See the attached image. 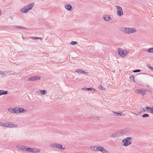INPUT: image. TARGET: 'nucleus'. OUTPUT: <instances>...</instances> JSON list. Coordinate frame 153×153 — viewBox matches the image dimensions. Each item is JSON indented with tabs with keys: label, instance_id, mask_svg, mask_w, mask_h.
<instances>
[{
	"label": "nucleus",
	"instance_id": "f257e3e1",
	"mask_svg": "<svg viewBox=\"0 0 153 153\" xmlns=\"http://www.w3.org/2000/svg\"><path fill=\"white\" fill-rule=\"evenodd\" d=\"M122 31L126 34H131L136 32V29L134 28L124 27L122 29Z\"/></svg>",
	"mask_w": 153,
	"mask_h": 153
},
{
	"label": "nucleus",
	"instance_id": "f03ea898",
	"mask_svg": "<svg viewBox=\"0 0 153 153\" xmlns=\"http://www.w3.org/2000/svg\"><path fill=\"white\" fill-rule=\"evenodd\" d=\"M118 54L122 57H124L129 53V52L126 50H122L121 48H118L117 50Z\"/></svg>",
	"mask_w": 153,
	"mask_h": 153
},
{
	"label": "nucleus",
	"instance_id": "7ed1b4c3",
	"mask_svg": "<svg viewBox=\"0 0 153 153\" xmlns=\"http://www.w3.org/2000/svg\"><path fill=\"white\" fill-rule=\"evenodd\" d=\"M116 7L117 9L118 16H122L123 15V12L121 7L118 5H116Z\"/></svg>",
	"mask_w": 153,
	"mask_h": 153
},
{
	"label": "nucleus",
	"instance_id": "20e7f679",
	"mask_svg": "<svg viewBox=\"0 0 153 153\" xmlns=\"http://www.w3.org/2000/svg\"><path fill=\"white\" fill-rule=\"evenodd\" d=\"M92 148H93L94 151H100L102 152V149H103V147L100 146H92L91 147V149H92Z\"/></svg>",
	"mask_w": 153,
	"mask_h": 153
},
{
	"label": "nucleus",
	"instance_id": "39448f33",
	"mask_svg": "<svg viewBox=\"0 0 153 153\" xmlns=\"http://www.w3.org/2000/svg\"><path fill=\"white\" fill-rule=\"evenodd\" d=\"M122 134L121 133L120 131H117L115 132H114L111 135V137H119L122 136Z\"/></svg>",
	"mask_w": 153,
	"mask_h": 153
},
{
	"label": "nucleus",
	"instance_id": "423d86ee",
	"mask_svg": "<svg viewBox=\"0 0 153 153\" xmlns=\"http://www.w3.org/2000/svg\"><path fill=\"white\" fill-rule=\"evenodd\" d=\"M122 142L123 143V146H127L131 144V142L126 138L122 140Z\"/></svg>",
	"mask_w": 153,
	"mask_h": 153
},
{
	"label": "nucleus",
	"instance_id": "0eeeda50",
	"mask_svg": "<svg viewBox=\"0 0 153 153\" xmlns=\"http://www.w3.org/2000/svg\"><path fill=\"white\" fill-rule=\"evenodd\" d=\"M40 79V77L39 76H33L29 78L28 79L29 81H36L39 80Z\"/></svg>",
	"mask_w": 153,
	"mask_h": 153
},
{
	"label": "nucleus",
	"instance_id": "6e6552de",
	"mask_svg": "<svg viewBox=\"0 0 153 153\" xmlns=\"http://www.w3.org/2000/svg\"><path fill=\"white\" fill-rule=\"evenodd\" d=\"M50 146L51 147L56 148L59 149H60V148H61V147H62V145L61 144L56 143L54 144H51L50 145Z\"/></svg>",
	"mask_w": 153,
	"mask_h": 153
},
{
	"label": "nucleus",
	"instance_id": "1a4fd4ad",
	"mask_svg": "<svg viewBox=\"0 0 153 153\" xmlns=\"http://www.w3.org/2000/svg\"><path fill=\"white\" fill-rule=\"evenodd\" d=\"M137 91L138 93L141 94L143 95H146L147 93L146 90L145 89H138Z\"/></svg>",
	"mask_w": 153,
	"mask_h": 153
},
{
	"label": "nucleus",
	"instance_id": "9d476101",
	"mask_svg": "<svg viewBox=\"0 0 153 153\" xmlns=\"http://www.w3.org/2000/svg\"><path fill=\"white\" fill-rule=\"evenodd\" d=\"M8 127L9 128H17L18 127V125H15L12 122H9L8 123Z\"/></svg>",
	"mask_w": 153,
	"mask_h": 153
},
{
	"label": "nucleus",
	"instance_id": "9b49d317",
	"mask_svg": "<svg viewBox=\"0 0 153 153\" xmlns=\"http://www.w3.org/2000/svg\"><path fill=\"white\" fill-rule=\"evenodd\" d=\"M20 11L23 13H27L28 10L26 6H25L20 9Z\"/></svg>",
	"mask_w": 153,
	"mask_h": 153
},
{
	"label": "nucleus",
	"instance_id": "f8f14e48",
	"mask_svg": "<svg viewBox=\"0 0 153 153\" xmlns=\"http://www.w3.org/2000/svg\"><path fill=\"white\" fill-rule=\"evenodd\" d=\"M129 131V129L127 128L121 130L120 131L122 136L127 133Z\"/></svg>",
	"mask_w": 153,
	"mask_h": 153
},
{
	"label": "nucleus",
	"instance_id": "ddd939ff",
	"mask_svg": "<svg viewBox=\"0 0 153 153\" xmlns=\"http://www.w3.org/2000/svg\"><path fill=\"white\" fill-rule=\"evenodd\" d=\"M34 5L33 3H30L29 4L25 5L28 10H31L32 9Z\"/></svg>",
	"mask_w": 153,
	"mask_h": 153
},
{
	"label": "nucleus",
	"instance_id": "4468645a",
	"mask_svg": "<svg viewBox=\"0 0 153 153\" xmlns=\"http://www.w3.org/2000/svg\"><path fill=\"white\" fill-rule=\"evenodd\" d=\"M103 19L106 21H108L110 20L111 18L109 15H106L103 16Z\"/></svg>",
	"mask_w": 153,
	"mask_h": 153
},
{
	"label": "nucleus",
	"instance_id": "2eb2a0df",
	"mask_svg": "<svg viewBox=\"0 0 153 153\" xmlns=\"http://www.w3.org/2000/svg\"><path fill=\"white\" fill-rule=\"evenodd\" d=\"M38 93H40L42 95H44L46 94H47V91L45 90H39L35 92Z\"/></svg>",
	"mask_w": 153,
	"mask_h": 153
},
{
	"label": "nucleus",
	"instance_id": "dca6fc26",
	"mask_svg": "<svg viewBox=\"0 0 153 153\" xmlns=\"http://www.w3.org/2000/svg\"><path fill=\"white\" fill-rule=\"evenodd\" d=\"M65 7L67 10L70 11H72L73 9L71 5H65Z\"/></svg>",
	"mask_w": 153,
	"mask_h": 153
},
{
	"label": "nucleus",
	"instance_id": "f3484780",
	"mask_svg": "<svg viewBox=\"0 0 153 153\" xmlns=\"http://www.w3.org/2000/svg\"><path fill=\"white\" fill-rule=\"evenodd\" d=\"M76 72L77 73H82L84 74H87L88 73L82 70L81 69H78L76 71Z\"/></svg>",
	"mask_w": 153,
	"mask_h": 153
},
{
	"label": "nucleus",
	"instance_id": "a211bd4d",
	"mask_svg": "<svg viewBox=\"0 0 153 153\" xmlns=\"http://www.w3.org/2000/svg\"><path fill=\"white\" fill-rule=\"evenodd\" d=\"M32 149L31 152L33 153L38 152L40 151V150L38 149L33 148Z\"/></svg>",
	"mask_w": 153,
	"mask_h": 153
},
{
	"label": "nucleus",
	"instance_id": "6ab92c4d",
	"mask_svg": "<svg viewBox=\"0 0 153 153\" xmlns=\"http://www.w3.org/2000/svg\"><path fill=\"white\" fill-rule=\"evenodd\" d=\"M27 110L26 109H24L23 108H19V113H25L27 111Z\"/></svg>",
	"mask_w": 153,
	"mask_h": 153
},
{
	"label": "nucleus",
	"instance_id": "aec40b11",
	"mask_svg": "<svg viewBox=\"0 0 153 153\" xmlns=\"http://www.w3.org/2000/svg\"><path fill=\"white\" fill-rule=\"evenodd\" d=\"M8 93V91L3 90H0V96L1 95L6 94Z\"/></svg>",
	"mask_w": 153,
	"mask_h": 153
},
{
	"label": "nucleus",
	"instance_id": "412c9836",
	"mask_svg": "<svg viewBox=\"0 0 153 153\" xmlns=\"http://www.w3.org/2000/svg\"><path fill=\"white\" fill-rule=\"evenodd\" d=\"M130 81L132 82H135L134 80V76L133 75H131L129 77Z\"/></svg>",
	"mask_w": 153,
	"mask_h": 153
},
{
	"label": "nucleus",
	"instance_id": "4be33fe9",
	"mask_svg": "<svg viewBox=\"0 0 153 153\" xmlns=\"http://www.w3.org/2000/svg\"><path fill=\"white\" fill-rule=\"evenodd\" d=\"M7 72V71H0V74L1 76L2 77H4L6 76V73Z\"/></svg>",
	"mask_w": 153,
	"mask_h": 153
},
{
	"label": "nucleus",
	"instance_id": "5701e85b",
	"mask_svg": "<svg viewBox=\"0 0 153 153\" xmlns=\"http://www.w3.org/2000/svg\"><path fill=\"white\" fill-rule=\"evenodd\" d=\"M8 111L14 114L15 113V111L14 110V108H10L8 109Z\"/></svg>",
	"mask_w": 153,
	"mask_h": 153
},
{
	"label": "nucleus",
	"instance_id": "b1692460",
	"mask_svg": "<svg viewBox=\"0 0 153 153\" xmlns=\"http://www.w3.org/2000/svg\"><path fill=\"white\" fill-rule=\"evenodd\" d=\"M14 110L15 111V113H16L17 114H19V107H16L14 108Z\"/></svg>",
	"mask_w": 153,
	"mask_h": 153
},
{
	"label": "nucleus",
	"instance_id": "393cba45",
	"mask_svg": "<svg viewBox=\"0 0 153 153\" xmlns=\"http://www.w3.org/2000/svg\"><path fill=\"white\" fill-rule=\"evenodd\" d=\"M145 110L144 108L141 107L140 110L139 111H138V112L139 113V114H140L142 112H145Z\"/></svg>",
	"mask_w": 153,
	"mask_h": 153
},
{
	"label": "nucleus",
	"instance_id": "a878e982",
	"mask_svg": "<svg viewBox=\"0 0 153 153\" xmlns=\"http://www.w3.org/2000/svg\"><path fill=\"white\" fill-rule=\"evenodd\" d=\"M32 150V148L26 146L25 151L31 152Z\"/></svg>",
	"mask_w": 153,
	"mask_h": 153
},
{
	"label": "nucleus",
	"instance_id": "bb28decb",
	"mask_svg": "<svg viewBox=\"0 0 153 153\" xmlns=\"http://www.w3.org/2000/svg\"><path fill=\"white\" fill-rule=\"evenodd\" d=\"M91 118L95 120H99L100 119V117L97 116H93L91 117L90 119H91Z\"/></svg>",
	"mask_w": 153,
	"mask_h": 153
},
{
	"label": "nucleus",
	"instance_id": "cd10ccee",
	"mask_svg": "<svg viewBox=\"0 0 153 153\" xmlns=\"http://www.w3.org/2000/svg\"><path fill=\"white\" fill-rule=\"evenodd\" d=\"M98 88L99 89L102 90H105V88L102 87L101 85H100L98 86Z\"/></svg>",
	"mask_w": 153,
	"mask_h": 153
},
{
	"label": "nucleus",
	"instance_id": "c85d7f7f",
	"mask_svg": "<svg viewBox=\"0 0 153 153\" xmlns=\"http://www.w3.org/2000/svg\"><path fill=\"white\" fill-rule=\"evenodd\" d=\"M26 147V146L22 145L21 147V149H20L22 150L23 151H25Z\"/></svg>",
	"mask_w": 153,
	"mask_h": 153
},
{
	"label": "nucleus",
	"instance_id": "c756f323",
	"mask_svg": "<svg viewBox=\"0 0 153 153\" xmlns=\"http://www.w3.org/2000/svg\"><path fill=\"white\" fill-rule=\"evenodd\" d=\"M149 115L147 114H143L142 116V117L143 118L147 117H149Z\"/></svg>",
	"mask_w": 153,
	"mask_h": 153
},
{
	"label": "nucleus",
	"instance_id": "7c9ffc66",
	"mask_svg": "<svg viewBox=\"0 0 153 153\" xmlns=\"http://www.w3.org/2000/svg\"><path fill=\"white\" fill-rule=\"evenodd\" d=\"M148 51L149 53H153V48L149 49L148 50Z\"/></svg>",
	"mask_w": 153,
	"mask_h": 153
},
{
	"label": "nucleus",
	"instance_id": "2f4dec72",
	"mask_svg": "<svg viewBox=\"0 0 153 153\" xmlns=\"http://www.w3.org/2000/svg\"><path fill=\"white\" fill-rule=\"evenodd\" d=\"M87 89V91L90 90V91H95V89H94L93 88H88V89Z\"/></svg>",
	"mask_w": 153,
	"mask_h": 153
},
{
	"label": "nucleus",
	"instance_id": "473e14b6",
	"mask_svg": "<svg viewBox=\"0 0 153 153\" xmlns=\"http://www.w3.org/2000/svg\"><path fill=\"white\" fill-rule=\"evenodd\" d=\"M147 66L149 69L153 71V67H152L150 65L148 64L147 65Z\"/></svg>",
	"mask_w": 153,
	"mask_h": 153
},
{
	"label": "nucleus",
	"instance_id": "72a5a7b5",
	"mask_svg": "<svg viewBox=\"0 0 153 153\" xmlns=\"http://www.w3.org/2000/svg\"><path fill=\"white\" fill-rule=\"evenodd\" d=\"M113 113H114L115 114H118L120 115H124V114H123V113H117V112H113Z\"/></svg>",
	"mask_w": 153,
	"mask_h": 153
},
{
	"label": "nucleus",
	"instance_id": "f704fd0d",
	"mask_svg": "<svg viewBox=\"0 0 153 153\" xmlns=\"http://www.w3.org/2000/svg\"><path fill=\"white\" fill-rule=\"evenodd\" d=\"M102 152H102V153H109V152L108 151H106L104 149V148H103V149H102Z\"/></svg>",
	"mask_w": 153,
	"mask_h": 153
},
{
	"label": "nucleus",
	"instance_id": "c9c22d12",
	"mask_svg": "<svg viewBox=\"0 0 153 153\" xmlns=\"http://www.w3.org/2000/svg\"><path fill=\"white\" fill-rule=\"evenodd\" d=\"M77 43V42H75V41H72V42H71L70 43V44L71 45H74L75 44H76V43Z\"/></svg>",
	"mask_w": 153,
	"mask_h": 153
},
{
	"label": "nucleus",
	"instance_id": "e433bc0d",
	"mask_svg": "<svg viewBox=\"0 0 153 153\" xmlns=\"http://www.w3.org/2000/svg\"><path fill=\"white\" fill-rule=\"evenodd\" d=\"M141 71V70L140 69H137L134 70L133 71V72L134 73L140 72Z\"/></svg>",
	"mask_w": 153,
	"mask_h": 153
},
{
	"label": "nucleus",
	"instance_id": "4c0bfd02",
	"mask_svg": "<svg viewBox=\"0 0 153 153\" xmlns=\"http://www.w3.org/2000/svg\"><path fill=\"white\" fill-rule=\"evenodd\" d=\"M33 38L35 39H39L41 40H42V38H41V37H33Z\"/></svg>",
	"mask_w": 153,
	"mask_h": 153
},
{
	"label": "nucleus",
	"instance_id": "58836bf2",
	"mask_svg": "<svg viewBox=\"0 0 153 153\" xmlns=\"http://www.w3.org/2000/svg\"><path fill=\"white\" fill-rule=\"evenodd\" d=\"M132 113L134 114H135V115H139L140 114L138 112H137L136 113L132 112Z\"/></svg>",
	"mask_w": 153,
	"mask_h": 153
},
{
	"label": "nucleus",
	"instance_id": "ea45409f",
	"mask_svg": "<svg viewBox=\"0 0 153 153\" xmlns=\"http://www.w3.org/2000/svg\"><path fill=\"white\" fill-rule=\"evenodd\" d=\"M7 124H8V123H4V126L3 127H8Z\"/></svg>",
	"mask_w": 153,
	"mask_h": 153
},
{
	"label": "nucleus",
	"instance_id": "a19ab883",
	"mask_svg": "<svg viewBox=\"0 0 153 153\" xmlns=\"http://www.w3.org/2000/svg\"><path fill=\"white\" fill-rule=\"evenodd\" d=\"M22 146V145H19L17 146V147L18 149H20L21 147Z\"/></svg>",
	"mask_w": 153,
	"mask_h": 153
},
{
	"label": "nucleus",
	"instance_id": "79ce46f5",
	"mask_svg": "<svg viewBox=\"0 0 153 153\" xmlns=\"http://www.w3.org/2000/svg\"><path fill=\"white\" fill-rule=\"evenodd\" d=\"M126 139H128V140L129 141V140H131V139H132V137H127L126 138Z\"/></svg>",
	"mask_w": 153,
	"mask_h": 153
},
{
	"label": "nucleus",
	"instance_id": "37998d69",
	"mask_svg": "<svg viewBox=\"0 0 153 153\" xmlns=\"http://www.w3.org/2000/svg\"><path fill=\"white\" fill-rule=\"evenodd\" d=\"M150 113L153 114V107H152V109H151Z\"/></svg>",
	"mask_w": 153,
	"mask_h": 153
},
{
	"label": "nucleus",
	"instance_id": "c03bdc74",
	"mask_svg": "<svg viewBox=\"0 0 153 153\" xmlns=\"http://www.w3.org/2000/svg\"><path fill=\"white\" fill-rule=\"evenodd\" d=\"M4 124L2 122H0V126L3 127L4 126Z\"/></svg>",
	"mask_w": 153,
	"mask_h": 153
},
{
	"label": "nucleus",
	"instance_id": "a18cd8bd",
	"mask_svg": "<svg viewBox=\"0 0 153 153\" xmlns=\"http://www.w3.org/2000/svg\"><path fill=\"white\" fill-rule=\"evenodd\" d=\"M16 28H23V27H21L20 26H16Z\"/></svg>",
	"mask_w": 153,
	"mask_h": 153
},
{
	"label": "nucleus",
	"instance_id": "49530a36",
	"mask_svg": "<svg viewBox=\"0 0 153 153\" xmlns=\"http://www.w3.org/2000/svg\"><path fill=\"white\" fill-rule=\"evenodd\" d=\"M145 108L147 110H148L149 109H150V107H146Z\"/></svg>",
	"mask_w": 153,
	"mask_h": 153
},
{
	"label": "nucleus",
	"instance_id": "de8ad7c7",
	"mask_svg": "<svg viewBox=\"0 0 153 153\" xmlns=\"http://www.w3.org/2000/svg\"><path fill=\"white\" fill-rule=\"evenodd\" d=\"M88 89V88H82V89L85 91H87V89Z\"/></svg>",
	"mask_w": 153,
	"mask_h": 153
},
{
	"label": "nucleus",
	"instance_id": "09e8293b",
	"mask_svg": "<svg viewBox=\"0 0 153 153\" xmlns=\"http://www.w3.org/2000/svg\"><path fill=\"white\" fill-rule=\"evenodd\" d=\"M150 109H149L147 110L149 111V112H150L151 111V109H152V107H150Z\"/></svg>",
	"mask_w": 153,
	"mask_h": 153
},
{
	"label": "nucleus",
	"instance_id": "8fccbe9b",
	"mask_svg": "<svg viewBox=\"0 0 153 153\" xmlns=\"http://www.w3.org/2000/svg\"><path fill=\"white\" fill-rule=\"evenodd\" d=\"M60 149H62V150H64L65 149V147H61V148H60Z\"/></svg>",
	"mask_w": 153,
	"mask_h": 153
}]
</instances>
